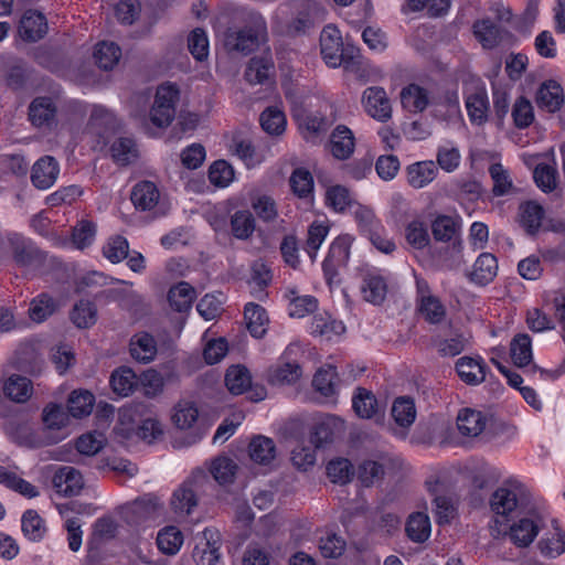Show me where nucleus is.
<instances>
[{
	"label": "nucleus",
	"mask_w": 565,
	"mask_h": 565,
	"mask_svg": "<svg viewBox=\"0 0 565 565\" xmlns=\"http://www.w3.org/2000/svg\"><path fill=\"white\" fill-rule=\"evenodd\" d=\"M267 39V25L259 14H250L247 24L242 28H228L223 34V46L228 53L247 55L254 52Z\"/></svg>",
	"instance_id": "obj_1"
},
{
	"label": "nucleus",
	"mask_w": 565,
	"mask_h": 565,
	"mask_svg": "<svg viewBox=\"0 0 565 565\" xmlns=\"http://www.w3.org/2000/svg\"><path fill=\"white\" fill-rule=\"evenodd\" d=\"M207 481V475L203 470L193 471L172 493L170 504L173 512L179 515L191 514Z\"/></svg>",
	"instance_id": "obj_2"
},
{
	"label": "nucleus",
	"mask_w": 565,
	"mask_h": 565,
	"mask_svg": "<svg viewBox=\"0 0 565 565\" xmlns=\"http://www.w3.org/2000/svg\"><path fill=\"white\" fill-rule=\"evenodd\" d=\"M179 99V90L173 85L158 87L154 103L150 109V121L158 128L168 127L175 116V103Z\"/></svg>",
	"instance_id": "obj_3"
},
{
	"label": "nucleus",
	"mask_w": 565,
	"mask_h": 565,
	"mask_svg": "<svg viewBox=\"0 0 565 565\" xmlns=\"http://www.w3.org/2000/svg\"><path fill=\"white\" fill-rule=\"evenodd\" d=\"M7 243L17 265L22 267L42 264L45 255L29 238L19 233H9Z\"/></svg>",
	"instance_id": "obj_4"
},
{
	"label": "nucleus",
	"mask_w": 565,
	"mask_h": 565,
	"mask_svg": "<svg viewBox=\"0 0 565 565\" xmlns=\"http://www.w3.org/2000/svg\"><path fill=\"white\" fill-rule=\"evenodd\" d=\"M320 51L327 65L338 67L344 60L343 42L339 29L333 24L326 25L320 34Z\"/></svg>",
	"instance_id": "obj_5"
},
{
	"label": "nucleus",
	"mask_w": 565,
	"mask_h": 565,
	"mask_svg": "<svg viewBox=\"0 0 565 565\" xmlns=\"http://www.w3.org/2000/svg\"><path fill=\"white\" fill-rule=\"evenodd\" d=\"M365 111L379 121H387L392 117V107L386 92L382 87H367L362 96Z\"/></svg>",
	"instance_id": "obj_6"
},
{
	"label": "nucleus",
	"mask_w": 565,
	"mask_h": 565,
	"mask_svg": "<svg viewBox=\"0 0 565 565\" xmlns=\"http://www.w3.org/2000/svg\"><path fill=\"white\" fill-rule=\"evenodd\" d=\"M60 172L58 162L52 156L40 158L32 167L31 181L40 190L51 188Z\"/></svg>",
	"instance_id": "obj_7"
},
{
	"label": "nucleus",
	"mask_w": 565,
	"mask_h": 565,
	"mask_svg": "<svg viewBox=\"0 0 565 565\" xmlns=\"http://www.w3.org/2000/svg\"><path fill=\"white\" fill-rule=\"evenodd\" d=\"M52 482L56 491L65 497L77 495L84 486L81 472L68 466L60 468Z\"/></svg>",
	"instance_id": "obj_8"
},
{
	"label": "nucleus",
	"mask_w": 565,
	"mask_h": 565,
	"mask_svg": "<svg viewBox=\"0 0 565 565\" xmlns=\"http://www.w3.org/2000/svg\"><path fill=\"white\" fill-rule=\"evenodd\" d=\"M488 366L481 358L462 356L456 362V371L462 382L478 385L486 380Z\"/></svg>",
	"instance_id": "obj_9"
},
{
	"label": "nucleus",
	"mask_w": 565,
	"mask_h": 565,
	"mask_svg": "<svg viewBox=\"0 0 565 565\" xmlns=\"http://www.w3.org/2000/svg\"><path fill=\"white\" fill-rule=\"evenodd\" d=\"M47 33V23L45 17L38 11H26L19 25L20 36L28 42H36Z\"/></svg>",
	"instance_id": "obj_10"
},
{
	"label": "nucleus",
	"mask_w": 565,
	"mask_h": 565,
	"mask_svg": "<svg viewBox=\"0 0 565 565\" xmlns=\"http://www.w3.org/2000/svg\"><path fill=\"white\" fill-rule=\"evenodd\" d=\"M56 106L50 97H36L29 106V118L33 126L50 128L55 122Z\"/></svg>",
	"instance_id": "obj_11"
},
{
	"label": "nucleus",
	"mask_w": 565,
	"mask_h": 565,
	"mask_svg": "<svg viewBox=\"0 0 565 565\" xmlns=\"http://www.w3.org/2000/svg\"><path fill=\"white\" fill-rule=\"evenodd\" d=\"M129 351L132 359L140 363H149L157 355V341L148 332L136 333L129 343Z\"/></svg>",
	"instance_id": "obj_12"
},
{
	"label": "nucleus",
	"mask_w": 565,
	"mask_h": 565,
	"mask_svg": "<svg viewBox=\"0 0 565 565\" xmlns=\"http://www.w3.org/2000/svg\"><path fill=\"white\" fill-rule=\"evenodd\" d=\"M399 97L403 108L414 114L423 113L430 103L428 90L417 84L403 87Z\"/></svg>",
	"instance_id": "obj_13"
},
{
	"label": "nucleus",
	"mask_w": 565,
	"mask_h": 565,
	"mask_svg": "<svg viewBox=\"0 0 565 565\" xmlns=\"http://www.w3.org/2000/svg\"><path fill=\"white\" fill-rule=\"evenodd\" d=\"M160 192L157 185L151 181H141L137 183L131 191L130 200L135 207L140 211H150L159 202Z\"/></svg>",
	"instance_id": "obj_14"
},
{
	"label": "nucleus",
	"mask_w": 565,
	"mask_h": 565,
	"mask_svg": "<svg viewBox=\"0 0 565 565\" xmlns=\"http://www.w3.org/2000/svg\"><path fill=\"white\" fill-rule=\"evenodd\" d=\"M352 406L356 415L361 418L371 419L383 414L375 395L364 388L358 387L352 397Z\"/></svg>",
	"instance_id": "obj_15"
},
{
	"label": "nucleus",
	"mask_w": 565,
	"mask_h": 565,
	"mask_svg": "<svg viewBox=\"0 0 565 565\" xmlns=\"http://www.w3.org/2000/svg\"><path fill=\"white\" fill-rule=\"evenodd\" d=\"M498 271V262L494 255L482 253L473 264L472 270L468 274L469 279L478 285L484 286L493 280Z\"/></svg>",
	"instance_id": "obj_16"
},
{
	"label": "nucleus",
	"mask_w": 565,
	"mask_h": 565,
	"mask_svg": "<svg viewBox=\"0 0 565 565\" xmlns=\"http://www.w3.org/2000/svg\"><path fill=\"white\" fill-rule=\"evenodd\" d=\"M537 106L555 113L564 103L562 86L555 81H547L541 85L536 95Z\"/></svg>",
	"instance_id": "obj_17"
},
{
	"label": "nucleus",
	"mask_w": 565,
	"mask_h": 565,
	"mask_svg": "<svg viewBox=\"0 0 565 565\" xmlns=\"http://www.w3.org/2000/svg\"><path fill=\"white\" fill-rule=\"evenodd\" d=\"M331 152L339 160L348 159L354 151V136L343 125H339L330 136Z\"/></svg>",
	"instance_id": "obj_18"
},
{
	"label": "nucleus",
	"mask_w": 565,
	"mask_h": 565,
	"mask_svg": "<svg viewBox=\"0 0 565 565\" xmlns=\"http://www.w3.org/2000/svg\"><path fill=\"white\" fill-rule=\"evenodd\" d=\"M544 215L543 206L533 201L522 203L519 207L520 225L529 235H535L539 232Z\"/></svg>",
	"instance_id": "obj_19"
},
{
	"label": "nucleus",
	"mask_w": 565,
	"mask_h": 565,
	"mask_svg": "<svg viewBox=\"0 0 565 565\" xmlns=\"http://www.w3.org/2000/svg\"><path fill=\"white\" fill-rule=\"evenodd\" d=\"M472 29L475 36L484 49L495 47L503 36V30L489 18L477 20Z\"/></svg>",
	"instance_id": "obj_20"
},
{
	"label": "nucleus",
	"mask_w": 565,
	"mask_h": 565,
	"mask_svg": "<svg viewBox=\"0 0 565 565\" xmlns=\"http://www.w3.org/2000/svg\"><path fill=\"white\" fill-rule=\"evenodd\" d=\"M17 366L22 372L38 375L44 367V360L33 344L24 343L17 352Z\"/></svg>",
	"instance_id": "obj_21"
},
{
	"label": "nucleus",
	"mask_w": 565,
	"mask_h": 565,
	"mask_svg": "<svg viewBox=\"0 0 565 565\" xmlns=\"http://www.w3.org/2000/svg\"><path fill=\"white\" fill-rule=\"evenodd\" d=\"M244 317L246 320V327L250 335L260 339L266 332V326L269 322L266 310L257 303L248 302L245 306Z\"/></svg>",
	"instance_id": "obj_22"
},
{
	"label": "nucleus",
	"mask_w": 565,
	"mask_h": 565,
	"mask_svg": "<svg viewBox=\"0 0 565 565\" xmlns=\"http://www.w3.org/2000/svg\"><path fill=\"white\" fill-rule=\"evenodd\" d=\"M361 291L366 301L380 305L386 297L387 285L382 276L367 271L363 275Z\"/></svg>",
	"instance_id": "obj_23"
},
{
	"label": "nucleus",
	"mask_w": 565,
	"mask_h": 565,
	"mask_svg": "<svg viewBox=\"0 0 565 565\" xmlns=\"http://www.w3.org/2000/svg\"><path fill=\"white\" fill-rule=\"evenodd\" d=\"M518 507V494L514 490L501 487L490 498L491 511L502 518H508Z\"/></svg>",
	"instance_id": "obj_24"
},
{
	"label": "nucleus",
	"mask_w": 565,
	"mask_h": 565,
	"mask_svg": "<svg viewBox=\"0 0 565 565\" xmlns=\"http://www.w3.org/2000/svg\"><path fill=\"white\" fill-rule=\"evenodd\" d=\"M457 427L461 435L477 437L483 431L486 419L480 412L466 408L457 416Z\"/></svg>",
	"instance_id": "obj_25"
},
{
	"label": "nucleus",
	"mask_w": 565,
	"mask_h": 565,
	"mask_svg": "<svg viewBox=\"0 0 565 565\" xmlns=\"http://www.w3.org/2000/svg\"><path fill=\"white\" fill-rule=\"evenodd\" d=\"M32 391V382L19 374H12L3 385L4 395L17 403H25L31 397Z\"/></svg>",
	"instance_id": "obj_26"
},
{
	"label": "nucleus",
	"mask_w": 565,
	"mask_h": 565,
	"mask_svg": "<svg viewBox=\"0 0 565 565\" xmlns=\"http://www.w3.org/2000/svg\"><path fill=\"white\" fill-rule=\"evenodd\" d=\"M437 173L434 161H420L407 167V181L415 189H422L430 183Z\"/></svg>",
	"instance_id": "obj_27"
},
{
	"label": "nucleus",
	"mask_w": 565,
	"mask_h": 565,
	"mask_svg": "<svg viewBox=\"0 0 565 565\" xmlns=\"http://www.w3.org/2000/svg\"><path fill=\"white\" fill-rule=\"evenodd\" d=\"M408 539L415 543H424L430 536V520L426 513L414 512L406 522L405 526Z\"/></svg>",
	"instance_id": "obj_28"
},
{
	"label": "nucleus",
	"mask_w": 565,
	"mask_h": 565,
	"mask_svg": "<svg viewBox=\"0 0 565 565\" xmlns=\"http://www.w3.org/2000/svg\"><path fill=\"white\" fill-rule=\"evenodd\" d=\"M195 289L186 281L171 287L168 294L170 306L178 312L189 310L195 299Z\"/></svg>",
	"instance_id": "obj_29"
},
{
	"label": "nucleus",
	"mask_w": 565,
	"mask_h": 565,
	"mask_svg": "<svg viewBox=\"0 0 565 565\" xmlns=\"http://www.w3.org/2000/svg\"><path fill=\"white\" fill-rule=\"evenodd\" d=\"M250 459L259 465H268L276 457V445L271 438L256 436L249 443Z\"/></svg>",
	"instance_id": "obj_30"
},
{
	"label": "nucleus",
	"mask_w": 565,
	"mask_h": 565,
	"mask_svg": "<svg viewBox=\"0 0 565 565\" xmlns=\"http://www.w3.org/2000/svg\"><path fill=\"white\" fill-rule=\"evenodd\" d=\"M110 385L114 393L126 397L136 390L138 379L130 367L121 366L111 373Z\"/></svg>",
	"instance_id": "obj_31"
},
{
	"label": "nucleus",
	"mask_w": 565,
	"mask_h": 565,
	"mask_svg": "<svg viewBox=\"0 0 565 565\" xmlns=\"http://www.w3.org/2000/svg\"><path fill=\"white\" fill-rule=\"evenodd\" d=\"M301 376V367L297 363H281L267 371V380L273 385L292 384Z\"/></svg>",
	"instance_id": "obj_32"
},
{
	"label": "nucleus",
	"mask_w": 565,
	"mask_h": 565,
	"mask_svg": "<svg viewBox=\"0 0 565 565\" xmlns=\"http://www.w3.org/2000/svg\"><path fill=\"white\" fill-rule=\"evenodd\" d=\"M539 533L537 525L530 519H521L509 527L511 541L521 547L529 546Z\"/></svg>",
	"instance_id": "obj_33"
},
{
	"label": "nucleus",
	"mask_w": 565,
	"mask_h": 565,
	"mask_svg": "<svg viewBox=\"0 0 565 565\" xmlns=\"http://www.w3.org/2000/svg\"><path fill=\"white\" fill-rule=\"evenodd\" d=\"M510 354L516 366L523 367L529 365L532 361V341L530 335L526 333L516 334L511 341Z\"/></svg>",
	"instance_id": "obj_34"
},
{
	"label": "nucleus",
	"mask_w": 565,
	"mask_h": 565,
	"mask_svg": "<svg viewBox=\"0 0 565 565\" xmlns=\"http://www.w3.org/2000/svg\"><path fill=\"white\" fill-rule=\"evenodd\" d=\"M466 108L471 122L481 125L488 118L489 102L484 90H478L466 99Z\"/></svg>",
	"instance_id": "obj_35"
},
{
	"label": "nucleus",
	"mask_w": 565,
	"mask_h": 565,
	"mask_svg": "<svg viewBox=\"0 0 565 565\" xmlns=\"http://www.w3.org/2000/svg\"><path fill=\"white\" fill-rule=\"evenodd\" d=\"M273 70L274 64L270 60L265 57H253L247 64L244 76L249 84H264L269 79Z\"/></svg>",
	"instance_id": "obj_36"
},
{
	"label": "nucleus",
	"mask_w": 565,
	"mask_h": 565,
	"mask_svg": "<svg viewBox=\"0 0 565 565\" xmlns=\"http://www.w3.org/2000/svg\"><path fill=\"white\" fill-rule=\"evenodd\" d=\"M231 231L237 239H248L255 231V218L247 210L236 211L231 216Z\"/></svg>",
	"instance_id": "obj_37"
},
{
	"label": "nucleus",
	"mask_w": 565,
	"mask_h": 565,
	"mask_svg": "<svg viewBox=\"0 0 565 565\" xmlns=\"http://www.w3.org/2000/svg\"><path fill=\"white\" fill-rule=\"evenodd\" d=\"M339 420L334 417L327 418L313 426L310 435V441L316 448H321L327 444H330L335 438Z\"/></svg>",
	"instance_id": "obj_38"
},
{
	"label": "nucleus",
	"mask_w": 565,
	"mask_h": 565,
	"mask_svg": "<svg viewBox=\"0 0 565 565\" xmlns=\"http://www.w3.org/2000/svg\"><path fill=\"white\" fill-rule=\"evenodd\" d=\"M460 230V224L451 216L438 215L431 223V234L437 242H450Z\"/></svg>",
	"instance_id": "obj_39"
},
{
	"label": "nucleus",
	"mask_w": 565,
	"mask_h": 565,
	"mask_svg": "<svg viewBox=\"0 0 565 565\" xmlns=\"http://www.w3.org/2000/svg\"><path fill=\"white\" fill-rule=\"evenodd\" d=\"M392 416L401 427H409L416 418V408L413 398L397 397L392 406Z\"/></svg>",
	"instance_id": "obj_40"
},
{
	"label": "nucleus",
	"mask_w": 565,
	"mask_h": 565,
	"mask_svg": "<svg viewBox=\"0 0 565 565\" xmlns=\"http://www.w3.org/2000/svg\"><path fill=\"white\" fill-rule=\"evenodd\" d=\"M95 397L89 391H73L67 401L68 413L81 418L90 414Z\"/></svg>",
	"instance_id": "obj_41"
},
{
	"label": "nucleus",
	"mask_w": 565,
	"mask_h": 565,
	"mask_svg": "<svg viewBox=\"0 0 565 565\" xmlns=\"http://www.w3.org/2000/svg\"><path fill=\"white\" fill-rule=\"evenodd\" d=\"M72 322L81 329H86L95 324L97 320L96 306L88 300H81L75 303L71 311Z\"/></svg>",
	"instance_id": "obj_42"
},
{
	"label": "nucleus",
	"mask_w": 565,
	"mask_h": 565,
	"mask_svg": "<svg viewBox=\"0 0 565 565\" xmlns=\"http://www.w3.org/2000/svg\"><path fill=\"white\" fill-rule=\"evenodd\" d=\"M57 309L55 300L47 294H41L34 298L29 308V316L34 322H43Z\"/></svg>",
	"instance_id": "obj_43"
},
{
	"label": "nucleus",
	"mask_w": 565,
	"mask_h": 565,
	"mask_svg": "<svg viewBox=\"0 0 565 565\" xmlns=\"http://www.w3.org/2000/svg\"><path fill=\"white\" fill-rule=\"evenodd\" d=\"M182 543L183 534L175 526H167L158 533V548L167 555H174L180 550Z\"/></svg>",
	"instance_id": "obj_44"
},
{
	"label": "nucleus",
	"mask_w": 565,
	"mask_h": 565,
	"mask_svg": "<svg viewBox=\"0 0 565 565\" xmlns=\"http://www.w3.org/2000/svg\"><path fill=\"white\" fill-rule=\"evenodd\" d=\"M121 50L114 42H102L94 52L97 65L105 71L111 70L119 62Z\"/></svg>",
	"instance_id": "obj_45"
},
{
	"label": "nucleus",
	"mask_w": 565,
	"mask_h": 565,
	"mask_svg": "<svg viewBox=\"0 0 565 565\" xmlns=\"http://www.w3.org/2000/svg\"><path fill=\"white\" fill-rule=\"evenodd\" d=\"M250 383L249 372L244 366H232L225 374V384L232 394H243Z\"/></svg>",
	"instance_id": "obj_46"
},
{
	"label": "nucleus",
	"mask_w": 565,
	"mask_h": 565,
	"mask_svg": "<svg viewBox=\"0 0 565 565\" xmlns=\"http://www.w3.org/2000/svg\"><path fill=\"white\" fill-rule=\"evenodd\" d=\"M327 475L331 482L347 484L351 481L354 470L352 463L344 458L331 460L327 465Z\"/></svg>",
	"instance_id": "obj_47"
},
{
	"label": "nucleus",
	"mask_w": 565,
	"mask_h": 565,
	"mask_svg": "<svg viewBox=\"0 0 565 565\" xmlns=\"http://www.w3.org/2000/svg\"><path fill=\"white\" fill-rule=\"evenodd\" d=\"M159 508V501L156 497L147 494L136 499L128 507L129 511L134 515L132 521L139 522L141 520L152 516Z\"/></svg>",
	"instance_id": "obj_48"
},
{
	"label": "nucleus",
	"mask_w": 565,
	"mask_h": 565,
	"mask_svg": "<svg viewBox=\"0 0 565 565\" xmlns=\"http://www.w3.org/2000/svg\"><path fill=\"white\" fill-rule=\"evenodd\" d=\"M405 237L407 243L416 249L425 248L430 242L428 228L420 220H414L406 226Z\"/></svg>",
	"instance_id": "obj_49"
},
{
	"label": "nucleus",
	"mask_w": 565,
	"mask_h": 565,
	"mask_svg": "<svg viewBox=\"0 0 565 565\" xmlns=\"http://www.w3.org/2000/svg\"><path fill=\"white\" fill-rule=\"evenodd\" d=\"M21 527L23 534L31 541H40L45 533L43 520L34 510H26L23 513Z\"/></svg>",
	"instance_id": "obj_50"
},
{
	"label": "nucleus",
	"mask_w": 565,
	"mask_h": 565,
	"mask_svg": "<svg viewBox=\"0 0 565 565\" xmlns=\"http://www.w3.org/2000/svg\"><path fill=\"white\" fill-rule=\"evenodd\" d=\"M199 411L193 403L180 402L174 407L172 422L180 429L191 428L198 420Z\"/></svg>",
	"instance_id": "obj_51"
},
{
	"label": "nucleus",
	"mask_w": 565,
	"mask_h": 565,
	"mask_svg": "<svg viewBox=\"0 0 565 565\" xmlns=\"http://www.w3.org/2000/svg\"><path fill=\"white\" fill-rule=\"evenodd\" d=\"M237 465L227 457H218L212 462L211 473L220 484L234 481Z\"/></svg>",
	"instance_id": "obj_52"
},
{
	"label": "nucleus",
	"mask_w": 565,
	"mask_h": 565,
	"mask_svg": "<svg viewBox=\"0 0 565 565\" xmlns=\"http://www.w3.org/2000/svg\"><path fill=\"white\" fill-rule=\"evenodd\" d=\"M110 150L114 160L122 166L129 164L137 158L136 143L130 138H118Z\"/></svg>",
	"instance_id": "obj_53"
},
{
	"label": "nucleus",
	"mask_w": 565,
	"mask_h": 565,
	"mask_svg": "<svg viewBox=\"0 0 565 565\" xmlns=\"http://www.w3.org/2000/svg\"><path fill=\"white\" fill-rule=\"evenodd\" d=\"M70 415L68 409L65 411L62 405L51 403L44 407L42 419L47 428L61 429L67 425Z\"/></svg>",
	"instance_id": "obj_54"
},
{
	"label": "nucleus",
	"mask_w": 565,
	"mask_h": 565,
	"mask_svg": "<svg viewBox=\"0 0 565 565\" xmlns=\"http://www.w3.org/2000/svg\"><path fill=\"white\" fill-rule=\"evenodd\" d=\"M311 334L330 339L332 334H341L345 328L342 322L331 320L322 315L315 316L311 322Z\"/></svg>",
	"instance_id": "obj_55"
},
{
	"label": "nucleus",
	"mask_w": 565,
	"mask_h": 565,
	"mask_svg": "<svg viewBox=\"0 0 565 565\" xmlns=\"http://www.w3.org/2000/svg\"><path fill=\"white\" fill-rule=\"evenodd\" d=\"M97 297H103L107 301H116L124 309H131L134 306L143 303L142 298L138 294L126 289L103 290Z\"/></svg>",
	"instance_id": "obj_56"
},
{
	"label": "nucleus",
	"mask_w": 565,
	"mask_h": 565,
	"mask_svg": "<svg viewBox=\"0 0 565 565\" xmlns=\"http://www.w3.org/2000/svg\"><path fill=\"white\" fill-rule=\"evenodd\" d=\"M337 377L335 367L320 369L313 376L312 385L320 394L331 396L335 393Z\"/></svg>",
	"instance_id": "obj_57"
},
{
	"label": "nucleus",
	"mask_w": 565,
	"mask_h": 565,
	"mask_svg": "<svg viewBox=\"0 0 565 565\" xmlns=\"http://www.w3.org/2000/svg\"><path fill=\"white\" fill-rule=\"evenodd\" d=\"M202 534L205 540V548L202 550L200 561L203 565H214L220 558L218 532L213 529H205Z\"/></svg>",
	"instance_id": "obj_58"
},
{
	"label": "nucleus",
	"mask_w": 565,
	"mask_h": 565,
	"mask_svg": "<svg viewBox=\"0 0 565 565\" xmlns=\"http://www.w3.org/2000/svg\"><path fill=\"white\" fill-rule=\"evenodd\" d=\"M262 128L269 135H279L285 130V114L277 108L268 107L260 115Z\"/></svg>",
	"instance_id": "obj_59"
},
{
	"label": "nucleus",
	"mask_w": 565,
	"mask_h": 565,
	"mask_svg": "<svg viewBox=\"0 0 565 565\" xmlns=\"http://www.w3.org/2000/svg\"><path fill=\"white\" fill-rule=\"evenodd\" d=\"M234 179V169L225 160H216L209 169V180L218 188L227 186Z\"/></svg>",
	"instance_id": "obj_60"
},
{
	"label": "nucleus",
	"mask_w": 565,
	"mask_h": 565,
	"mask_svg": "<svg viewBox=\"0 0 565 565\" xmlns=\"http://www.w3.org/2000/svg\"><path fill=\"white\" fill-rule=\"evenodd\" d=\"M328 121L323 117L307 115L299 121V128L307 141H313L328 129Z\"/></svg>",
	"instance_id": "obj_61"
},
{
	"label": "nucleus",
	"mask_w": 565,
	"mask_h": 565,
	"mask_svg": "<svg viewBox=\"0 0 565 565\" xmlns=\"http://www.w3.org/2000/svg\"><path fill=\"white\" fill-rule=\"evenodd\" d=\"M104 256L113 264H117L128 257L129 244L128 241L120 235L109 238L103 247Z\"/></svg>",
	"instance_id": "obj_62"
},
{
	"label": "nucleus",
	"mask_w": 565,
	"mask_h": 565,
	"mask_svg": "<svg viewBox=\"0 0 565 565\" xmlns=\"http://www.w3.org/2000/svg\"><path fill=\"white\" fill-rule=\"evenodd\" d=\"M289 182L292 192L299 198H307L312 192L313 178L307 169L297 168L294 170Z\"/></svg>",
	"instance_id": "obj_63"
},
{
	"label": "nucleus",
	"mask_w": 565,
	"mask_h": 565,
	"mask_svg": "<svg viewBox=\"0 0 565 565\" xmlns=\"http://www.w3.org/2000/svg\"><path fill=\"white\" fill-rule=\"evenodd\" d=\"M188 49L198 61H204L209 55V40L206 32L201 29H194L188 36Z\"/></svg>",
	"instance_id": "obj_64"
}]
</instances>
